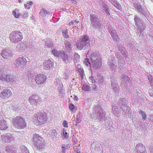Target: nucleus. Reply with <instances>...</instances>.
<instances>
[{
	"label": "nucleus",
	"instance_id": "b1692460",
	"mask_svg": "<svg viewBox=\"0 0 153 153\" xmlns=\"http://www.w3.org/2000/svg\"><path fill=\"white\" fill-rule=\"evenodd\" d=\"M62 135L65 138H66L67 137L68 133L65 128H63L62 130Z\"/></svg>",
	"mask_w": 153,
	"mask_h": 153
},
{
	"label": "nucleus",
	"instance_id": "412c9836",
	"mask_svg": "<svg viewBox=\"0 0 153 153\" xmlns=\"http://www.w3.org/2000/svg\"><path fill=\"white\" fill-rule=\"evenodd\" d=\"M65 46L67 48L71 49L72 47V45H71L70 43L68 42H66L65 43Z\"/></svg>",
	"mask_w": 153,
	"mask_h": 153
},
{
	"label": "nucleus",
	"instance_id": "c9c22d12",
	"mask_svg": "<svg viewBox=\"0 0 153 153\" xmlns=\"http://www.w3.org/2000/svg\"><path fill=\"white\" fill-rule=\"evenodd\" d=\"M76 22V23H78L79 22V21H75Z\"/></svg>",
	"mask_w": 153,
	"mask_h": 153
},
{
	"label": "nucleus",
	"instance_id": "393cba45",
	"mask_svg": "<svg viewBox=\"0 0 153 153\" xmlns=\"http://www.w3.org/2000/svg\"><path fill=\"white\" fill-rule=\"evenodd\" d=\"M134 7L137 10H139L141 8V7L140 5H138L137 3H134Z\"/></svg>",
	"mask_w": 153,
	"mask_h": 153
},
{
	"label": "nucleus",
	"instance_id": "f8f14e48",
	"mask_svg": "<svg viewBox=\"0 0 153 153\" xmlns=\"http://www.w3.org/2000/svg\"><path fill=\"white\" fill-rule=\"evenodd\" d=\"M62 59L65 61L68 60V56L67 54H66L64 51H60V56Z\"/></svg>",
	"mask_w": 153,
	"mask_h": 153
},
{
	"label": "nucleus",
	"instance_id": "f257e3e1",
	"mask_svg": "<svg viewBox=\"0 0 153 153\" xmlns=\"http://www.w3.org/2000/svg\"><path fill=\"white\" fill-rule=\"evenodd\" d=\"M8 71L5 69H1L0 70V80L5 81L10 83H13L14 81L13 77L8 74Z\"/></svg>",
	"mask_w": 153,
	"mask_h": 153
},
{
	"label": "nucleus",
	"instance_id": "f3484780",
	"mask_svg": "<svg viewBox=\"0 0 153 153\" xmlns=\"http://www.w3.org/2000/svg\"><path fill=\"white\" fill-rule=\"evenodd\" d=\"M82 90L84 91H89L90 90L89 86L86 85H83L82 87Z\"/></svg>",
	"mask_w": 153,
	"mask_h": 153
},
{
	"label": "nucleus",
	"instance_id": "bb28decb",
	"mask_svg": "<svg viewBox=\"0 0 153 153\" xmlns=\"http://www.w3.org/2000/svg\"><path fill=\"white\" fill-rule=\"evenodd\" d=\"M62 125L64 127L68 128V122L66 120H64L62 123Z\"/></svg>",
	"mask_w": 153,
	"mask_h": 153
},
{
	"label": "nucleus",
	"instance_id": "c85d7f7f",
	"mask_svg": "<svg viewBox=\"0 0 153 153\" xmlns=\"http://www.w3.org/2000/svg\"><path fill=\"white\" fill-rule=\"evenodd\" d=\"M52 132L54 134H56V136L57 135V132L56 131V130L55 129H53L52 130Z\"/></svg>",
	"mask_w": 153,
	"mask_h": 153
},
{
	"label": "nucleus",
	"instance_id": "cd10ccee",
	"mask_svg": "<svg viewBox=\"0 0 153 153\" xmlns=\"http://www.w3.org/2000/svg\"><path fill=\"white\" fill-rule=\"evenodd\" d=\"M40 13H42L44 15H46L48 14V12L45 10L44 9H42L41 10Z\"/></svg>",
	"mask_w": 153,
	"mask_h": 153
},
{
	"label": "nucleus",
	"instance_id": "2f4dec72",
	"mask_svg": "<svg viewBox=\"0 0 153 153\" xmlns=\"http://www.w3.org/2000/svg\"><path fill=\"white\" fill-rule=\"evenodd\" d=\"M68 24L69 25H73L74 24V22L71 21Z\"/></svg>",
	"mask_w": 153,
	"mask_h": 153
},
{
	"label": "nucleus",
	"instance_id": "4468645a",
	"mask_svg": "<svg viewBox=\"0 0 153 153\" xmlns=\"http://www.w3.org/2000/svg\"><path fill=\"white\" fill-rule=\"evenodd\" d=\"M12 14L15 18H18L21 15V13L19 12L18 10L16 8L13 11Z\"/></svg>",
	"mask_w": 153,
	"mask_h": 153
},
{
	"label": "nucleus",
	"instance_id": "0eeeda50",
	"mask_svg": "<svg viewBox=\"0 0 153 153\" xmlns=\"http://www.w3.org/2000/svg\"><path fill=\"white\" fill-rule=\"evenodd\" d=\"M47 79V76L43 74H39L36 75L35 81L36 83L38 84H41L44 83Z\"/></svg>",
	"mask_w": 153,
	"mask_h": 153
},
{
	"label": "nucleus",
	"instance_id": "a211bd4d",
	"mask_svg": "<svg viewBox=\"0 0 153 153\" xmlns=\"http://www.w3.org/2000/svg\"><path fill=\"white\" fill-rule=\"evenodd\" d=\"M52 53L53 55L56 57H59L60 55V52H59L57 50L55 49H53L52 51Z\"/></svg>",
	"mask_w": 153,
	"mask_h": 153
},
{
	"label": "nucleus",
	"instance_id": "c756f323",
	"mask_svg": "<svg viewBox=\"0 0 153 153\" xmlns=\"http://www.w3.org/2000/svg\"><path fill=\"white\" fill-rule=\"evenodd\" d=\"M62 152H63V153H65V151L66 150V148L65 146H62Z\"/></svg>",
	"mask_w": 153,
	"mask_h": 153
},
{
	"label": "nucleus",
	"instance_id": "423d86ee",
	"mask_svg": "<svg viewBox=\"0 0 153 153\" xmlns=\"http://www.w3.org/2000/svg\"><path fill=\"white\" fill-rule=\"evenodd\" d=\"M36 117L38 121V122H37V125H41L44 124L47 121L46 115L41 113H38L36 114Z\"/></svg>",
	"mask_w": 153,
	"mask_h": 153
},
{
	"label": "nucleus",
	"instance_id": "7c9ffc66",
	"mask_svg": "<svg viewBox=\"0 0 153 153\" xmlns=\"http://www.w3.org/2000/svg\"><path fill=\"white\" fill-rule=\"evenodd\" d=\"M74 100L75 101H77L78 100V98L77 96H75L74 97Z\"/></svg>",
	"mask_w": 153,
	"mask_h": 153
},
{
	"label": "nucleus",
	"instance_id": "6e6552de",
	"mask_svg": "<svg viewBox=\"0 0 153 153\" xmlns=\"http://www.w3.org/2000/svg\"><path fill=\"white\" fill-rule=\"evenodd\" d=\"M13 54V51L12 50L8 49L3 50L1 53V55L4 58L7 59L11 56Z\"/></svg>",
	"mask_w": 153,
	"mask_h": 153
},
{
	"label": "nucleus",
	"instance_id": "f704fd0d",
	"mask_svg": "<svg viewBox=\"0 0 153 153\" xmlns=\"http://www.w3.org/2000/svg\"><path fill=\"white\" fill-rule=\"evenodd\" d=\"M80 74V75L82 76H83L84 75V74H83V71H82V72H81L79 73Z\"/></svg>",
	"mask_w": 153,
	"mask_h": 153
},
{
	"label": "nucleus",
	"instance_id": "4be33fe9",
	"mask_svg": "<svg viewBox=\"0 0 153 153\" xmlns=\"http://www.w3.org/2000/svg\"><path fill=\"white\" fill-rule=\"evenodd\" d=\"M62 35L65 38H69L68 35V32L66 30H64L62 31Z\"/></svg>",
	"mask_w": 153,
	"mask_h": 153
},
{
	"label": "nucleus",
	"instance_id": "a878e982",
	"mask_svg": "<svg viewBox=\"0 0 153 153\" xmlns=\"http://www.w3.org/2000/svg\"><path fill=\"white\" fill-rule=\"evenodd\" d=\"M140 113L142 114V118L143 119L145 120L146 118V114L144 112L141 111H140Z\"/></svg>",
	"mask_w": 153,
	"mask_h": 153
},
{
	"label": "nucleus",
	"instance_id": "9b49d317",
	"mask_svg": "<svg viewBox=\"0 0 153 153\" xmlns=\"http://www.w3.org/2000/svg\"><path fill=\"white\" fill-rule=\"evenodd\" d=\"M44 66L45 67V69H50L53 67L52 62L51 60H46L43 64Z\"/></svg>",
	"mask_w": 153,
	"mask_h": 153
},
{
	"label": "nucleus",
	"instance_id": "f03ea898",
	"mask_svg": "<svg viewBox=\"0 0 153 153\" xmlns=\"http://www.w3.org/2000/svg\"><path fill=\"white\" fill-rule=\"evenodd\" d=\"M14 126L19 129H22L25 128L27 123L25 120L21 117H16L12 120Z\"/></svg>",
	"mask_w": 153,
	"mask_h": 153
},
{
	"label": "nucleus",
	"instance_id": "473e14b6",
	"mask_svg": "<svg viewBox=\"0 0 153 153\" xmlns=\"http://www.w3.org/2000/svg\"><path fill=\"white\" fill-rule=\"evenodd\" d=\"M53 44L52 45H48L47 46L49 48H51L53 47Z\"/></svg>",
	"mask_w": 153,
	"mask_h": 153
},
{
	"label": "nucleus",
	"instance_id": "20e7f679",
	"mask_svg": "<svg viewBox=\"0 0 153 153\" xmlns=\"http://www.w3.org/2000/svg\"><path fill=\"white\" fill-rule=\"evenodd\" d=\"M9 38L10 41L15 43H18L22 39L21 33L19 31L12 32L10 34Z\"/></svg>",
	"mask_w": 153,
	"mask_h": 153
},
{
	"label": "nucleus",
	"instance_id": "7ed1b4c3",
	"mask_svg": "<svg viewBox=\"0 0 153 153\" xmlns=\"http://www.w3.org/2000/svg\"><path fill=\"white\" fill-rule=\"evenodd\" d=\"M90 57L92 63L94 65H101L102 59L99 51H96L93 52L90 55Z\"/></svg>",
	"mask_w": 153,
	"mask_h": 153
},
{
	"label": "nucleus",
	"instance_id": "9d476101",
	"mask_svg": "<svg viewBox=\"0 0 153 153\" xmlns=\"http://www.w3.org/2000/svg\"><path fill=\"white\" fill-rule=\"evenodd\" d=\"M8 127V125L6 121L4 120H0V129L2 130H4Z\"/></svg>",
	"mask_w": 153,
	"mask_h": 153
},
{
	"label": "nucleus",
	"instance_id": "39448f33",
	"mask_svg": "<svg viewBox=\"0 0 153 153\" xmlns=\"http://www.w3.org/2000/svg\"><path fill=\"white\" fill-rule=\"evenodd\" d=\"M28 59L27 57H20L15 61L14 63L16 67L19 66L23 67L26 65Z\"/></svg>",
	"mask_w": 153,
	"mask_h": 153
},
{
	"label": "nucleus",
	"instance_id": "dca6fc26",
	"mask_svg": "<svg viewBox=\"0 0 153 153\" xmlns=\"http://www.w3.org/2000/svg\"><path fill=\"white\" fill-rule=\"evenodd\" d=\"M33 4V2L30 1L29 2H27L24 5L25 8H27L28 9H29L30 8V6L32 5Z\"/></svg>",
	"mask_w": 153,
	"mask_h": 153
},
{
	"label": "nucleus",
	"instance_id": "aec40b11",
	"mask_svg": "<svg viewBox=\"0 0 153 153\" xmlns=\"http://www.w3.org/2000/svg\"><path fill=\"white\" fill-rule=\"evenodd\" d=\"M69 109L71 111H73L75 108V105L72 103L69 104Z\"/></svg>",
	"mask_w": 153,
	"mask_h": 153
},
{
	"label": "nucleus",
	"instance_id": "1a4fd4ad",
	"mask_svg": "<svg viewBox=\"0 0 153 153\" xmlns=\"http://www.w3.org/2000/svg\"><path fill=\"white\" fill-rule=\"evenodd\" d=\"M12 92L9 90L4 89L0 94L1 97L5 100L7 99L11 96Z\"/></svg>",
	"mask_w": 153,
	"mask_h": 153
},
{
	"label": "nucleus",
	"instance_id": "5701e85b",
	"mask_svg": "<svg viewBox=\"0 0 153 153\" xmlns=\"http://www.w3.org/2000/svg\"><path fill=\"white\" fill-rule=\"evenodd\" d=\"M84 63L87 66H89L91 65L89 59L88 58H86L85 59V61H84Z\"/></svg>",
	"mask_w": 153,
	"mask_h": 153
},
{
	"label": "nucleus",
	"instance_id": "2eb2a0df",
	"mask_svg": "<svg viewBox=\"0 0 153 153\" xmlns=\"http://www.w3.org/2000/svg\"><path fill=\"white\" fill-rule=\"evenodd\" d=\"M39 99V97L37 95H33L31 97L29 98V101L31 102L32 100H38Z\"/></svg>",
	"mask_w": 153,
	"mask_h": 153
},
{
	"label": "nucleus",
	"instance_id": "ddd939ff",
	"mask_svg": "<svg viewBox=\"0 0 153 153\" xmlns=\"http://www.w3.org/2000/svg\"><path fill=\"white\" fill-rule=\"evenodd\" d=\"M25 45L23 42H21L17 46V48L19 51H22L25 49Z\"/></svg>",
	"mask_w": 153,
	"mask_h": 153
},
{
	"label": "nucleus",
	"instance_id": "72a5a7b5",
	"mask_svg": "<svg viewBox=\"0 0 153 153\" xmlns=\"http://www.w3.org/2000/svg\"><path fill=\"white\" fill-rule=\"evenodd\" d=\"M78 71L79 72H81L82 71V69L81 68H79L78 70Z\"/></svg>",
	"mask_w": 153,
	"mask_h": 153
},
{
	"label": "nucleus",
	"instance_id": "6ab92c4d",
	"mask_svg": "<svg viewBox=\"0 0 153 153\" xmlns=\"http://www.w3.org/2000/svg\"><path fill=\"white\" fill-rule=\"evenodd\" d=\"M88 40V36L85 35L83 36L82 38L81 39V43H85Z\"/></svg>",
	"mask_w": 153,
	"mask_h": 153
}]
</instances>
